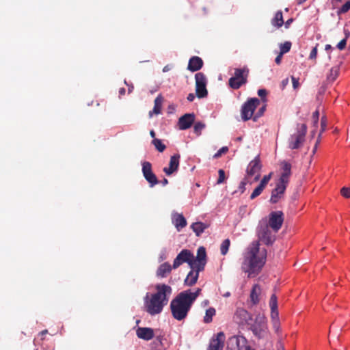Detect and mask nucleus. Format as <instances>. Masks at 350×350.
I'll return each mask as SVG.
<instances>
[{"label":"nucleus","instance_id":"nucleus-12","mask_svg":"<svg viewBox=\"0 0 350 350\" xmlns=\"http://www.w3.org/2000/svg\"><path fill=\"white\" fill-rule=\"evenodd\" d=\"M142 166L143 176L146 180L148 183L149 186L150 187H153L157 185L159 183V180L156 175L152 172L151 163L148 161H143L142 163Z\"/></svg>","mask_w":350,"mask_h":350},{"label":"nucleus","instance_id":"nucleus-47","mask_svg":"<svg viewBox=\"0 0 350 350\" xmlns=\"http://www.w3.org/2000/svg\"><path fill=\"white\" fill-rule=\"evenodd\" d=\"M317 46H318V44H317L316 46L313 47L312 51H310V53L309 55L310 59H316L317 55Z\"/></svg>","mask_w":350,"mask_h":350},{"label":"nucleus","instance_id":"nucleus-20","mask_svg":"<svg viewBox=\"0 0 350 350\" xmlns=\"http://www.w3.org/2000/svg\"><path fill=\"white\" fill-rule=\"evenodd\" d=\"M172 222L178 232H180L187 224V220L183 215L175 212L172 214Z\"/></svg>","mask_w":350,"mask_h":350},{"label":"nucleus","instance_id":"nucleus-59","mask_svg":"<svg viewBox=\"0 0 350 350\" xmlns=\"http://www.w3.org/2000/svg\"><path fill=\"white\" fill-rule=\"evenodd\" d=\"M293 21V19H288L286 23H285V27L286 28H288L290 25V24L292 23Z\"/></svg>","mask_w":350,"mask_h":350},{"label":"nucleus","instance_id":"nucleus-24","mask_svg":"<svg viewBox=\"0 0 350 350\" xmlns=\"http://www.w3.org/2000/svg\"><path fill=\"white\" fill-rule=\"evenodd\" d=\"M269 306L271 308V317L272 321H280L279 313L278 310V301L277 297L273 294L270 298Z\"/></svg>","mask_w":350,"mask_h":350},{"label":"nucleus","instance_id":"nucleus-6","mask_svg":"<svg viewBox=\"0 0 350 350\" xmlns=\"http://www.w3.org/2000/svg\"><path fill=\"white\" fill-rule=\"evenodd\" d=\"M249 69L247 66L241 68H234V76L229 79V85L234 90L240 88L247 82Z\"/></svg>","mask_w":350,"mask_h":350},{"label":"nucleus","instance_id":"nucleus-64","mask_svg":"<svg viewBox=\"0 0 350 350\" xmlns=\"http://www.w3.org/2000/svg\"><path fill=\"white\" fill-rule=\"evenodd\" d=\"M278 350H284V347L282 344L278 345Z\"/></svg>","mask_w":350,"mask_h":350},{"label":"nucleus","instance_id":"nucleus-34","mask_svg":"<svg viewBox=\"0 0 350 350\" xmlns=\"http://www.w3.org/2000/svg\"><path fill=\"white\" fill-rule=\"evenodd\" d=\"M216 310L214 308H209L206 310L205 316L204 317V322L209 323L213 321V316L215 315Z\"/></svg>","mask_w":350,"mask_h":350},{"label":"nucleus","instance_id":"nucleus-63","mask_svg":"<svg viewBox=\"0 0 350 350\" xmlns=\"http://www.w3.org/2000/svg\"><path fill=\"white\" fill-rule=\"evenodd\" d=\"M208 304H209V301L208 300H204L202 302V306H206L207 305H208Z\"/></svg>","mask_w":350,"mask_h":350},{"label":"nucleus","instance_id":"nucleus-52","mask_svg":"<svg viewBox=\"0 0 350 350\" xmlns=\"http://www.w3.org/2000/svg\"><path fill=\"white\" fill-rule=\"evenodd\" d=\"M291 79H292L293 88L297 89L299 85V79L295 78V77H292Z\"/></svg>","mask_w":350,"mask_h":350},{"label":"nucleus","instance_id":"nucleus-23","mask_svg":"<svg viewBox=\"0 0 350 350\" xmlns=\"http://www.w3.org/2000/svg\"><path fill=\"white\" fill-rule=\"evenodd\" d=\"M282 172L278 180L288 184L291 174V165L286 161H283L282 163Z\"/></svg>","mask_w":350,"mask_h":350},{"label":"nucleus","instance_id":"nucleus-48","mask_svg":"<svg viewBox=\"0 0 350 350\" xmlns=\"http://www.w3.org/2000/svg\"><path fill=\"white\" fill-rule=\"evenodd\" d=\"M341 194L345 198H350V187H343L341 189Z\"/></svg>","mask_w":350,"mask_h":350},{"label":"nucleus","instance_id":"nucleus-40","mask_svg":"<svg viewBox=\"0 0 350 350\" xmlns=\"http://www.w3.org/2000/svg\"><path fill=\"white\" fill-rule=\"evenodd\" d=\"M271 178V173L267 174V175H265L263 176V178H262V180H260V185L262 186V187H264V189L265 188L266 185H267V183H269V181L270 180Z\"/></svg>","mask_w":350,"mask_h":350},{"label":"nucleus","instance_id":"nucleus-19","mask_svg":"<svg viewBox=\"0 0 350 350\" xmlns=\"http://www.w3.org/2000/svg\"><path fill=\"white\" fill-rule=\"evenodd\" d=\"M180 158L179 154H174L170 157L169 167L163 168V172L167 176H170L174 172H177L179 167Z\"/></svg>","mask_w":350,"mask_h":350},{"label":"nucleus","instance_id":"nucleus-31","mask_svg":"<svg viewBox=\"0 0 350 350\" xmlns=\"http://www.w3.org/2000/svg\"><path fill=\"white\" fill-rule=\"evenodd\" d=\"M271 24L274 27H280L284 24L282 12L281 11H278L274 16V18L271 20Z\"/></svg>","mask_w":350,"mask_h":350},{"label":"nucleus","instance_id":"nucleus-55","mask_svg":"<svg viewBox=\"0 0 350 350\" xmlns=\"http://www.w3.org/2000/svg\"><path fill=\"white\" fill-rule=\"evenodd\" d=\"M195 98H196L195 94H193V93H190V94H188V96H187V100H188L189 102H192V101H193V100L195 99Z\"/></svg>","mask_w":350,"mask_h":350},{"label":"nucleus","instance_id":"nucleus-54","mask_svg":"<svg viewBox=\"0 0 350 350\" xmlns=\"http://www.w3.org/2000/svg\"><path fill=\"white\" fill-rule=\"evenodd\" d=\"M282 54L280 53L275 59V62L277 64H280L281 63V61H282Z\"/></svg>","mask_w":350,"mask_h":350},{"label":"nucleus","instance_id":"nucleus-9","mask_svg":"<svg viewBox=\"0 0 350 350\" xmlns=\"http://www.w3.org/2000/svg\"><path fill=\"white\" fill-rule=\"evenodd\" d=\"M260 104V100L257 98H251L248 99L241 107V118L244 121L249 120L256 108Z\"/></svg>","mask_w":350,"mask_h":350},{"label":"nucleus","instance_id":"nucleus-36","mask_svg":"<svg viewBox=\"0 0 350 350\" xmlns=\"http://www.w3.org/2000/svg\"><path fill=\"white\" fill-rule=\"evenodd\" d=\"M152 143L154 146L155 148L160 152H163L166 148L165 145L163 144L159 139H154Z\"/></svg>","mask_w":350,"mask_h":350},{"label":"nucleus","instance_id":"nucleus-53","mask_svg":"<svg viewBox=\"0 0 350 350\" xmlns=\"http://www.w3.org/2000/svg\"><path fill=\"white\" fill-rule=\"evenodd\" d=\"M272 323H273V327L275 329V331L276 332H278L279 329H280V321H272Z\"/></svg>","mask_w":350,"mask_h":350},{"label":"nucleus","instance_id":"nucleus-39","mask_svg":"<svg viewBox=\"0 0 350 350\" xmlns=\"http://www.w3.org/2000/svg\"><path fill=\"white\" fill-rule=\"evenodd\" d=\"M205 128V124L202 122H198L194 124V132L198 135H200L202 131Z\"/></svg>","mask_w":350,"mask_h":350},{"label":"nucleus","instance_id":"nucleus-16","mask_svg":"<svg viewBox=\"0 0 350 350\" xmlns=\"http://www.w3.org/2000/svg\"><path fill=\"white\" fill-rule=\"evenodd\" d=\"M225 334L220 332L214 336L211 341L207 350H222L224 345Z\"/></svg>","mask_w":350,"mask_h":350},{"label":"nucleus","instance_id":"nucleus-2","mask_svg":"<svg viewBox=\"0 0 350 350\" xmlns=\"http://www.w3.org/2000/svg\"><path fill=\"white\" fill-rule=\"evenodd\" d=\"M155 289V293H146L144 297V310L150 316L162 312L172 293V287L165 284H157Z\"/></svg>","mask_w":350,"mask_h":350},{"label":"nucleus","instance_id":"nucleus-5","mask_svg":"<svg viewBox=\"0 0 350 350\" xmlns=\"http://www.w3.org/2000/svg\"><path fill=\"white\" fill-rule=\"evenodd\" d=\"M306 132V124H297L296 131L288 139V147L292 150L299 148L305 141Z\"/></svg>","mask_w":350,"mask_h":350},{"label":"nucleus","instance_id":"nucleus-13","mask_svg":"<svg viewBox=\"0 0 350 350\" xmlns=\"http://www.w3.org/2000/svg\"><path fill=\"white\" fill-rule=\"evenodd\" d=\"M287 185L288 184L279 180L276 182L275 187L271 191L269 200L271 204H276L283 198Z\"/></svg>","mask_w":350,"mask_h":350},{"label":"nucleus","instance_id":"nucleus-49","mask_svg":"<svg viewBox=\"0 0 350 350\" xmlns=\"http://www.w3.org/2000/svg\"><path fill=\"white\" fill-rule=\"evenodd\" d=\"M247 177H245L239 184V189L241 193H243L245 190V185L247 183Z\"/></svg>","mask_w":350,"mask_h":350},{"label":"nucleus","instance_id":"nucleus-61","mask_svg":"<svg viewBox=\"0 0 350 350\" xmlns=\"http://www.w3.org/2000/svg\"><path fill=\"white\" fill-rule=\"evenodd\" d=\"M119 94L120 95H124L125 94V89L124 88H122L119 90Z\"/></svg>","mask_w":350,"mask_h":350},{"label":"nucleus","instance_id":"nucleus-15","mask_svg":"<svg viewBox=\"0 0 350 350\" xmlns=\"http://www.w3.org/2000/svg\"><path fill=\"white\" fill-rule=\"evenodd\" d=\"M193 269L198 268V270H204L206 263V253L204 247H200L197 251V256H193Z\"/></svg>","mask_w":350,"mask_h":350},{"label":"nucleus","instance_id":"nucleus-35","mask_svg":"<svg viewBox=\"0 0 350 350\" xmlns=\"http://www.w3.org/2000/svg\"><path fill=\"white\" fill-rule=\"evenodd\" d=\"M230 241L228 239L224 240L220 246V252L222 255H226L229 250Z\"/></svg>","mask_w":350,"mask_h":350},{"label":"nucleus","instance_id":"nucleus-46","mask_svg":"<svg viewBox=\"0 0 350 350\" xmlns=\"http://www.w3.org/2000/svg\"><path fill=\"white\" fill-rule=\"evenodd\" d=\"M228 150V147L224 146L221 148L214 155V158H218L221 156L222 154L226 153Z\"/></svg>","mask_w":350,"mask_h":350},{"label":"nucleus","instance_id":"nucleus-57","mask_svg":"<svg viewBox=\"0 0 350 350\" xmlns=\"http://www.w3.org/2000/svg\"><path fill=\"white\" fill-rule=\"evenodd\" d=\"M172 66L171 65H166L164 66V68H163V72H168L170 71L171 69H172Z\"/></svg>","mask_w":350,"mask_h":350},{"label":"nucleus","instance_id":"nucleus-56","mask_svg":"<svg viewBox=\"0 0 350 350\" xmlns=\"http://www.w3.org/2000/svg\"><path fill=\"white\" fill-rule=\"evenodd\" d=\"M320 139V138H319V137H318V139H317V142H316V144H315V145H314V148H313V150H312V154H315V152H316V151H317V150L318 144L320 143V139Z\"/></svg>","mask_w":350,"mask_h":350},{"label":"nucleus","instance_id":"nucleus-21","mask_svg":"<svg viewBox=\"0 0 350 350\" xmlns=\"http://www.w3.org/2000/svg\"><path fill=\"white\" fill-rule=\"evenodd\" d=\"M137 336L144 340H150L154 336V329L150 327H138L136 330Z\"/></svg>","mask_w":350,"mask_h":350},{"label":"nucleus","instance_id":"nucleus-44","mask_svg":"<svg viewBox=\"0 0 350 350\" xmlns=\"http://www.w3.org/2000/svg\"><path fill=\"white\" fill-rule=\"evenodd\" d=\"M267 92L265 89H260L258 90V95L261 98L263 102L266 101V96Z\"/></svg>","mask_w":350,"mask_h":350},{"label":"nucleus","instance_id":"nucleus-41","mask_svg":"<svg viewBox=\"0 0 350 350\" xmlns=\"http://www.w3.org/2000/svg\"><path fill=\"white\" fill-rule=\"evenodd\" d=\"M319 119V112L318 110L315 111L312 115V126L317 127Z\"/></svg>","mask_w":350,"mask_h":350},{"label":"nucleus","instance_id":"nucleus-50","mask_svg":"<svg viewBox=\"0 0 350 350\" xmlns=\"http://www.w3.org/2000/svg\"><path fill=\"white\" fill-rule=\"evenodd\" d=\"M347 44V38H344L342 40H340L338 44H337V48L339 50H343Z\"/></svg>","mask_w":350,"mask_h":350},{"label":"nucleus","instance_id":"nucleus-27","mask_svg":"<svg viewBox=\"0 0 350 350\" xmlns=\"http://www.w3.org/2000/svg\"><path fill=\"white\" fill-rule=\"evenodd\" d=\"M260 286L258 284L254 285L250 293V299L254 305H256L259 302L258 296L260 294Z\"/></svg>","mask_w":350,"mask_h":350},{"label":"nucleus","instance_id":"nucleus-11","mask_svg":"<svg viewBox=\"0 0 350 350\" xmlns=\"http://www.w3.org/2000/svg\"><path fill=\"white\" fill-rule=\"evenodd\" d=\"M196 92L198 98H204L207 96L206 77L202 72H198L195 75Z\"/></svg>","mask_w":350,"mask_h":350},{"label":"nucleus","instance_id":"nucleus-62","mask_svg":"<svg viewBox=\"0 0 350 350\" xmlns=\"http://www.w3.org/2000/svg\"><path fill=\"white\" fill-rule=\"evenodd\" d=\"M128 87H129L128 92H129V93H131L133 91L134 87L132 84L129 85Z\"/></svg>","mask_w":350,"mask_h":350},{"label":"nucleus","instance_id":"nucleus-3","mask_svg":"<svg viewBox=\"0 0 350 350\" xmlns=\"http://www.w3.org/2000/svg\"><path fill=\"white\" fill-rule=\"evenodd\" d=\"M193 304L186 295L180 292L171 301L170 310L172 317L177 321L184 320Z\"/></svg>","mask_w":350,"mask_h":350},{"label":"nucleus","instance_id":"nucleus-18","mask_svg":"<svg viewBox=\"0 0 350 350\" xmlns=\"http://www.w3.org/2000/svg\"><path fill=\"white\" fill-rule=\"evenodd\" d=\"M196 116L193 113H185L182 116L178 121L179 129L186 130L191 126L195 121Z\"/></svg>","mask_w":350,"mask_h":350},{"label":"nucleus","instance_id":"nucleus-10","mask_svg":"<svg viewBox=\"0 0 350 350\" xmlns=\"http://www.w3.org/2000/svg\"><path fill=\"white\" fill-rule=\"evenodd\" d=\"M284 221V214L282 211H272L269 215V219H267L268 226L272 229V230L277 233L281 228Z\"/></svg>","mask_w":350,"mask_h":350},{"label":"nucleus","instance_id":"nucleus-14","mask_svg":"<svg viewBox=\"0 0 350 350\" xmlns=\"http://www.w3.org/2000/svg\"><path fill=\"white\" fill-rule=\"evenodd\" d=\"M262 165L259 156H256L253 160H252L247 167V176H255L254 180L257 181L260 178L259 172L261 170Z\"/></svg>","mask_w":350,"mask_h":350},{"label":"nucleus","instance_id":"nucleus-33","mask_svg":"<svg viewBox=\"0 0 350 350\" xmlns=\"http://www.w3.org/2000/svg\"><path fill=\"white\" fill-rule=\"evenodd\" d=\"M161 105H162V98L160 96H159L154 99V108L152 111L149 112V116L151 117L152 115V113H154L155 114H159L161 113Z\"/></svg>","mask_w":350,"mask_h":350},{"label":"nucleus","instance_id":"nucleus-25","mask_svg":"<svg viewBox=\"0 0 350 350\" xmlns=\"http://www.w3.org/2000/svg\"><path fill=\"white\" fill-rule=\"evenodd\" d=\"M202 66V59L198 56H193L189 61L187 69L191 72H196L200 70Z\"/></svg>","mask_w":350,"mask_h":350},{"label":"nucleus","instance_id":"nucleus-8","mask_svg":"<svg viewBox=\"0 0 350 350\" xmlns=\"http://www.w3.org/2000/svg\"><path fill=\"white\" fill-rule=\"evenodd\" d=\"M187 262L191 269H193V254L187 249H184L178 254L173 262V269H177L182 264Z\"/></svg>","mask_w":350,"mask_h":350},{"label":"nucleus","instance_id":"nucleus-45","mask_svg":"<svg viewBox=\"0 0 350 350\" xmlns=\"http://www.w3.org/2000/svg\"><path fill=\"white\" fill-rule=\"evenodd\" d=\"M350 10V1H347L345 4L340 8V12L345 13Z\"/></svg>","mask_w":350,"mask_h":350},{"label":"nucleus","instance_id":"nucleus-32","mask_svg":"<svg viewBox=\"0 0 350 350\" xmlns=\"http://www.w3.org/2000/svg\"><path fill=\"white\" fill-rule=\"evenodd\" d=\"M340 68L339 66H335L332 67L330 70L329 73L327 76V80L329 82L334 81L339 75Z\"/></svg>","mask_w":350,"mask_h":350},{"label":"nucleus","instance_id":"nucleus-29","mask_svg":"<svg viewBox=\"0 0 350 350\" xmlns=\"http://www.w3.org/2000/svg\"><path fill=\"white\" fill-rule=\"evenodd\" d=\"M201 291V288H198L194 292H192L191 290H186L182 291V293L193 304Z\"/></svg>","mask_w":350,"mask_h":350},{"label":"nucleus","instance_id":"nucleus-37","mask_svg":"<svg viewBox=\"0 0 350 350\" xmlns=\"http://www.w3.org/2000/svg\"><path fill=\"white\" fill-rule=\"evenodd\" d=\"M291 47V42H290L287 41L283 44H281L280 46V53H281L282 55H284V53H286L287 52H288L290 51Z\"/></svg>","mask_w":350,"mask_h":350},{"label":"nucleus","instance_id":"nucleus-43","mask_svg":"<svg viewBox=\"0 0 350 350\" xmlns=\"http://www.w3.org/2000/svg\"><path fill=\"white\" fill-rule=\"evenodd\" d=\"M219 173V178L217 179V184H221L224 180H225V172L223 170L220 169L218 172Z\"/></svg>","mask_w":350,"mask_h":350},{"label":"nucleus","instance_id":"nucleus-7","mask_svg":"<svg viewBox=\"0 0 350 350\" xmlns=\"http://www.w3.org/2000/svg\"><path fill=\"white\" fill-rule=\"evenodd\" d=\"M250 329L253 334L258 338L264 337L266 331V321L263 315L258 314L253 322L250 321Z\"/></svg>","mask_w":350,"mask_h":350},{"label":"nucleus","instance_id":"nucleus-38","mask_svg":"<svg viewBox=\"0 0 350 350\" xmlns=\"http://www.w3.org/2000/svg\"><path fill=\"white\" fill-rule=\"evenodd\" d=\"M264 189V187H262V186H260V185H258L255 189L253 191V192L252 193L251 196H250V199L251 200H254V198H256V197H258V196L260 195V193H262V191H263Z\"/></svg>","mask_w":350,"mask_h":350},{"label":"nucleus","instance_id":"nucleus-30","mask_svg":"<svg viewBox=\"0 0 350 350\" xmlns=\"http://www.w3.org/2000/svg\"><path fill=\"white\" fill-rule=\"evenodd\" d=\"M246 342V339L244 336H233L229 338L228 345H236L237 347V350H239L240 344L242 343L244 345Z\"/></svg>","mask_w":350,"mask_h":350},{"label":"nucleus","instance_id":"nucleus-26","mask_svg":"<svg viewBox=\"0 0 350 350\" xmlns=\"http://www.w3.org/2000/svg\"><path fill=\"white\" fill-rule=\"evenodd\" d=\"M172 267L169 262H164L159 265L157 271V276L163 278L170 273L172 269Z\"/></svg>","mask_w":350,"mask_h":350},{"label":"nucleus","instance_id":"nucleus-60","mask_svg":"<svg viewBox=\"0 0 350 350\" xmlns=\"http://www.w3.org/2000/svg\"><path fill=\"white\" fill-rule=\"evenodd\" d=\"M161 184L163 186H165L168 184V180L166 178H163L162 180H161Z\"/></svg>","mask_w":350,"mask_h":350},{"label":"nucleus","instance_id":"nucleus-22","mask_svg":"<svg viewBox=\"0 0 350 350\" xmlns=\"http://www.w3.org/2000/svg\"><path fill=\"white\" fill-rule=\"evenodd\" d=\"M202 271V270H198V268L191 269V271L188 273L185 279V285L187 286H193L198 281L199 273Z\"/></svg>","mask_w":350,"mask_h":350},{"label":"nucleus","instance_id":"nucleus-1","mask_svg":"<svg viewBox=\"0 0 350 350\" xmlns=\"http://www.w3.org/2000/svg\"><path fill=\"white\" fill-rule=\"evenodd\" d=\"M266 258L267 250L265 248H260L258 241H253L243 254L241 270L247 273L248 278H254L261 271Z\"/></svg>","mask_w":350,"mask_h":350},{"label":"nucleus","instance_id":"nucleus-17","mask_svg":"<svg viewBox=\"0 0 350 350\" xmlns=\"http://www.w3.org/2000/svg\"><path fill=\"white\" fill-rule=\"evenodd\" d=\"M234 318L238 321L239 324H250V321H252V315L245 309L238 308L234 314Z\"/></svg>","mask_w":350,"mask_h":350},{"label":"nucleus","instance_id":"nucleus-28","mask_svg":"<svg viewBox=\"0 0 350 350\" xmlns=\"http://www.w3.org/2000/svg\"><path fill=\"white\" fill-rule=\"evenodd\" d=\"M206 228L207 226L200 221L193 223L191 225V228L193 230L197 237L200 236Z\"/></svg>","mask_w":350,"mask_h":350},{"label":"nucleus","instance_id":"nucleus-58","mask_svg":"<svg viewBox=\"0 0 350 350\" xmlns=\"http://www.w3.org/2000/svg\"><path fill=\"white\" fill-rule=\"evenodd\" d=\"M288 83V78L283 79L282 81V83H281L282 88H284L286 87V85H287Z\"/></svg>","mask_w":350,"mask_h":350},{"label":"nucleus","instance_id":"nucleus-4","mask_svg":"<svg viewBox=\"0 0 350 350\" xmlns=\"http://www.w3.org/2000/svg\"><path fill=\"white\" fill-rule=\"evenodd\" d=\"M275 234L268 226L267 219L262 218L256 228V234L259 241L267 245H271L275 240Z\"/></svg>","mask_w":350,"mask_h":350},{"label":"nucleus","instance_id":"nucleus-42","mask_svg":"<svg viewBox=\"0 0 350 350\" xmlns=\"http://www.w3.org/2000/svg\"><path fill=\"white\" fill-rule=\"evenodd\" d=\"M321 129L319 134V138L321 137L322 133L324 132L326 129L327 119L325 117H322L321 120Z\"/></svg>","mask_w":350,"mask_h":350},{"label":"nucleus","instance_id":"nucleus-51","mask_svg":"<svg viewBox=\"0 0 350 350\" xmlns=\"http://www.w3.org/2000/svg\"><path fill=\"white\" fill-rule=\"evenodd\" d=\"M265 111V106H262L261 108H260L257 114L254 117V120L256 121L257 118H258L260 116H261L263 113Z\"/></svg>","mask_w":350,"mask_h":350}]
</instances>
